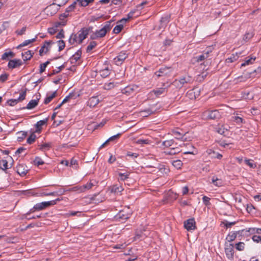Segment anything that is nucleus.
Masks as SVG:
<instances>
[{"mask_svg": "<svg viewBox=\"0 0 261 261\" xmlns=\"http://www.w3.org/2000/svg\"><path fill=\"white\" fill-rule=\"evenodd\" d=\"M95 21L98 23V17L91 16L89 19L88 27L82 29V30H86L87 36L89 33H92L93 34L91 36V38L92 39H95L98 37V29L96 24L95 23Z\"/></svg>", "mask_w": 261, "mask_h": 261, "instance_id": "nucleus-1", "label": "nucleus"}, {"mask_svg": "<svg viewBox=\"0 0 261 261\" xmlns=\"http://www.w3.org/2000/svg\"><path fill=\"white\" fill-rule=\"evenodd\" d=\"M86 30L81 29L76 33H72L69 38L68 42L71 45H76L82 42L87 37Z\"/></svg>", "mask_w": 261, "mask_h": 261, "instance_id": "nucleus-2", "label": "nucleus"}, {"mask_svg": "<svg viewBox=\"0 0 261 261\" xmlns=\"http://www.w3.org/2000/svg\"><path fill=\"white\" fill-rule=\"evenodd\" d=\"M193 81L194 79L191 76L186 75L180 77L178 80H175L172 84L178 88H181L185 84H192Z\"/></svg>", "mask_w": 261, "mask_h": 261, "instance_id": "nucleus-3", "label": "nucleus"}, {"mask_svg": "<svg viewBox=\"0 0 261 261\" xmlns=\"http://www.w3.org/2000/svg\"><path fill=\"white\" fill-rule=\"evenodd\" d=\"M62 200V198H58L51 201L38 203L34 205V208L36 209L37 211H41L49 206L56 205L58 202L61 201Z\"/></svg>", "mask_w": 261, "mask_h": 261, "instance_id": "nucleus-4", "label": "nucleus"}, {"mask_svg": "<svg viewBox=\"0 0 261 261\" xmlns=\"http://www.w3.org/2000/svg\"><path fill=\"white\" fill-rule=\"evenodd\" d=\"M128 54L126 50L119 52L117 56L113 59V63L117 66L121 65L124 61L128 58Z\"/></svg>", "mask_w": 261, "mask_h": 261, "instance_id": "nucleus-5", "label": "nucleus"}, {"mask_svg": "<svg viewBox=\"0 0 261 261\" xmlns=\"http://www.w3.org/2000/svg\"><path fill=\"white\" fill-rule=\"evenodd\" d=\"M203 116L208 119L216 120L220 118L221 114L218 110H207L203 113Z\"/></svg>", "mask_w": 261, "mask_h": 261, "instance_id": "nucleus-6", "label": "nucleus"}, {"mask_svg": "<svg viewBox=\"0 0 261 261\" xmlns=\"http://www.w3.org/2000/svg\"><path fill=\"white\" fill-rule=\"evenodd\" d=\"M27 95V89L23 91H22L19 95V96L17 99H8L6 103L10 106H14L17 105L19 102L25 99Z\"/></svg>", "mask_w": 261, "mask_h": 261, "instance_id": "nucleus-7", "label": "nucleus"}, {"mask_svg": "<svg viewBox=\"0 0 261 261\" xmlns=\"http://www.w3.org/2000/svg\"><path fill=\"white\" fill-rule=\"evenodd\" d=\"M234 246L232 244L225 243V253L227 258L232 260L234 258Z\"/></svg>", "mask_w": 261, "mask_h": 261, "instance_id": "nucleus-8", "label": "nucleus"}, {"mask_svg": "<svg viewBox=\"0 0 261 261\" xmlns=\"http://www.w3.org/2000/svg\"><path fill=\"white\" fill-rule=\"evenodd\" d=\"M102 62L103 63V66L100 68L99 70V73L102 78H105L110 75V69L109 66V63L107 61Z\"/></svg>", "mask_w": 261, "mask_h": 261, "instance_id": "nucleus-9", "label": "nucleus"}, {"mask_svg": "<svg viewBox=\"0 0 261 261\" xmlns=\"http://www.w3.org/2000/svg\"><path fill=\"white\" fill-rule=\"evenodd\" d=\"M170 16L169 15H166L164 17H162L160 20V24L158 26H156V29L158 30H164L167 27L168 22L170 21Z\"/></svg>", "mask_w": 261, "mask_h": 261, "instance_id": "nucleus-10", "label": "nucleus"}, {"mask_svg": "<svg viewBox=\"0 0 261 261\" xmlns=\"http://www.w3.org/2000/svg\"><path fill=\"white\" fill-rule=\"evenodd\" d=\"M111 23V21H107L103 27L99 30V37H104L108 32L110 31L112 28Z\"/></svg>", "mask_w": 261, "mask_h": 261, "instance_id": "nucleus-11", "label": "nucleus"}, {"mask_svg": "<svg viewBox=\"0 0 261 261\" xmlns=\"http://www.w3.org/2000/svg\"><path fill=\"white\" fill-rule=\"evenodd\" d=\"M184 227L188 231L194 230L196 228L194 218H190L184 222Z\"/></svg>", "mask_w": 261, "mask_h": 261, "instance_id": "nucleus-12", "label": "nucleus"}, {"mask_svg": "<svg viewBox=\"0 0 261 261\" xmlns=\"http://www.w3.org/2000/svg\"><path fill=\"white\" fill-rule=\"evenodd\" d=\"M172 72L171 67H165L161 68L158 71L155 72V75L158 77L167 75Z\"/></svg>", "mask_w": 261, "mask_h": 261, "instance_id": "nucleus-13", "label": "nucleus"}, {"mask_svg": "<svg viewBox=\"0 0 261 261\" xmlns=\"http://www.w3.org/2000/svg\"><path fill=\"white\" fill-rule=\"evenodd\" d=\"M23 64V62L20 59H15L9 61L8 67L10 69H14L20 67Z\"/></svg>", "mask_w": 261, "mask_h": 261, "instance_id": "nucleus-14", "label": "nucleus"}, {"mask_svg": "<svg viewBox=\"0 0 261 261\" xmlns=\"http://www.w3.org/2000/svg\"><path fill=\"white\" fill-rule=\"evenodd\" d=\"M17 173L21 176H25L28 172L27 167L24 164H19L16 167Z\"/></svg>", "mask_w": 261, "mask_h": 261, "instance_id": "nucleus-15", "label": "nucleus"}, {"mask_svg": "<svg viewBox=\"0 0 261 261\" xmlns=\"http://www.w3.org/2000/svg\"><path fill=\"white\" fill-rule=\"evenodd\" d=\"M244 231V230L236 231H231L228 233L227 236L226 238V240L228 242H231L233 241L237 238V236L238 234L241 235L242 233V232Z\"/></svg>", "mask_w": 261, "mask_h": 261, "instance_id": "nucleus-16", "label": "nucleus"}, {"mask_svg": "<svg viewBox=\"0 0 261 261\" xmlns=\"http://www.w3.org/2000/svg\"><path fill=\"white\" fill-rule=\"evenodd\" d=\"M130 214L126 213L124 211H120L116 216V220L123 221L128 219L130 217Z\"/></svg>", "mask_w": 261, "mask_h": 261, "instance_id": "nucleus-17", "label": "nucleus"}, {"mask_svg": "<svg viewBox=\"0 0 261 261\" xmlns=\"http://www.w3.org/2000/svg\"><path fill=\"white\" fill-rule=\"evenodd\" d=\"M175 141L173 139L167 140L164 141H160L158 142L157 144H161V148H168L171 147L174 143Z\"/></svg>", "mask_w": 261, "mask_h": 261, "instance_id": "nucleus-18", "label": "nucleus"}, {"mask_svg": "<svg viewBox=\"0 0 261 261\" xmlns=\"http://www.w3.org/2000/svg\"><path fill=\"white\" fill-rule=\"evenodd\" d=\"M82 55V50H78L74 55H73L69 59L71 64H76L77 61L80 59Z\"/></svg>", "mask_w": 261, "mask_h": 261, "instance_id": "nucleus-19", "label": "nucleus"}, {"mask_svg": "<svg viewBox=\"0 0 261 261\" xmlns=\"http://www.w3.org/2000/svg\"><path fill=\"white\" fill-rule=\"evenodd\" d=\"M124 190L122 186L119 184H116L111 187V192L116 194H120Z\"/></svg>", "mask_w": 261, "mask_h": 261, "instance_id": "nucleus-20", "label": "nucleus"}, {"mask_svg": "<svg viewBox=\"0 0 261 261\" xmlns=\"http://www.w3.org/2000/svg\"><path fill=\"white\" fill-rule=\"evenodd\" d=\"M53 43L52 41H45L44 45L41 47L39 50V55H42L43 53H46L49 50V46L50 44Z\"/></svg>", "mask_w": 261, "mask_h": 261, "instance_id": "nucleus-21", "label": "nucleus"}, {"mask_svg": "<svg viewBox=\"0 0 261 261\" xmlns=\"http://www.w3.org/2000/svg\"><path fill=\"white\" fill-rule=\"evenodd\" d=\"M206 153L211 156V158L221 159L222 155L218 152H215L212 149H208L206 150Z\"/></svg>", "mask_w": 261, "mask_h": 261, "instance_id": "nucleus-22", "label": "nucleus"}, {"mask_svg": "<svg viewBox=\"0 0 261 261\" xmlns=\"http://www.w3.org/2000/svg\"><path fill=\"white\" fill-rule=\"evenodd\" d=\"M97 105H98V97L97 96L91 97L87 102V105L90 108H94Z\"/></svg>", "mask_w": 261, "mask_h": 261, "instance_id": "nucleus-23", "label": "nucleus"}, {"mask_svg": "<svg viewBox=\"0 0 261 261\" xmlns=\"http://www.w3.org/2000/svg\"><path fill=\"white\" fill-rule=\"evenodd\" d=\"M39 149L43 152H45L49 150L52 147V143L51 142L45 143L42 144L38 145Z\"/></svg>", "mask_w": 261, "mask_h": 261, "instance_id": "nucleus-24", "label": "nucleus"}, {"mask_svg": "<svg viewBox=\"0 0 261 261\" xmlns=\"http://www.w3.org/2000/svg\"><path fill=\"white\" fill-rule=\"evenodd\" d=\"M39 99H32L30 100L27 106L24 108H23V109H27L28 110L33 109L35 108L38 104Z\"/></svg>", "mask_w": 261, "mask_h": 261, "instance_id": "nucleus-25", "label": "nucleus"}, {"mask_svg": "<svg viewBox=\"0 0 261 261\" xmlns=\"http://www.w3.org/2000/svg\"><path fill=\"white\" fill-rule=\"evenodd\" d=\"M48 121V118H46L45 119H44L43 120H40L38 122H37V123H36L35 124V126H36V132H40V130H41L42 129V126L45 124Z\"/></svg>", "mask_w": 261, "mask_h": 261, "instance_id": "nucleus-26", "label": "nucleus"}, {"mask_svg": "<svg viewBox=\"0 0 261 261\" xmlns=\"http://www.w3.org/2000/svg\"><path fill=\"white\" fill-rule=\"evenodd\" d=\"M167 91V88L165 87L164 88H160L156 89H154L152 91V92L154 93V94L156 97H160L161 95L164 94L165 92Z\"/></svg>", "mask_w": 261, "mask_h": 261, "instance_id": "nucleus-27", "label": "nucleus"}, {"mask_svg": "<svg viewBox=\"0 0 261 261\" xmlns=\"http://www.w3.org/2000/svg\"><path fill=\"white\" fill-rule=\"evenodd\" d=\"M65 191H62L61 190H59V191H55L52 192H44L41 193V196H58L59 195H62L64 194Z\"/></svg>", "mask_w": 261, "mask_h": 261, "instance_id": "nucleus-28", "label": "nucleus"}, {"mask_svg": "<svg viewBox=\"0 0 261 261\" xmlns=\"http://www.w3.org/2000/svg\"><path fill=\"white\" fill-rule=\"evenodd\" d=\"M34 55V53H32L31 50H28L24 53L21 54V56L23 59V63L25 62V61L28 60H30L31 58L33 57Z\"/></svg>", "mask_w": 261, "mask_h": 261, "instance_id": "nucleus-29", "label": "nucleus"}, {"mask_svg": "<svg viewBox=\"0 0 261 261\" xmlns=\"http://www.w3.org/2000/svg\"><path fill=\"white\" fill-rule=\"evenodd\" d=\"M37 38V36H35V38L32 39H29V40H25L24 41H23L22 43L20 44L19 45H18L16 48L17 49H19L23 46H25L28 45H29V44L30 43H33L34 42H35L36 41V39Z\"/></svg>", "mask_w": 261, "mask_h": 261, "instance_id": "nucleus-30", "label": "nucleus"}, {"mask_svg": "<svg viewBox=\"0 0 261 261\" xmlns=\"http://www.w3.org/2000/svg\"><path fill=\"white\" fill-rule=\"evenodd\" d=\"M255 59H256V57H255L251 56L250 58L247 57V58H245L244 62L241 64V67H243V66H245L246 65L252 64H253L254 63V62L255 61Z\"/></svg>", "mask_w": 261, "mask_h": 261, "instance_id": "nucleus-31", "label": "nucleus"}, {"mask_svg": "<svg viewBox=\"0 0 261 261\" xmlns=\"http://www.w3.org/2000/svg\"><path fill=\"white\" fill-rule=\"evenodd\" d=\"M56 7L55 4H53L48 7H46V10L47 12H50V14L51 15H53L54 14H56L57 12V10L58 9V7Z\"/></svg>", "mask_w": 261, "mask_h": 261, "instance_id": "nucleus-32", "label": "nucleus"}, {"mask_svg": "<svg viewBox=\"0 0 261 261\" xmlns=\"http://www.w3.org/2000/svg\"><path fill=\"white\" fill-rule=\"evenodd\" d=\"M184 132H184L182 129L178 130V129H173L172 130V134L175 136V139H176L177 140H180V138L182 137Z\"/></svg>", "mask_w": 261, "mask_h": 261, "instance_id": "nucleus-33", "label": "nucleus"}, {"mask_svg": "<svg viewBox=\"0 0 261 261\" xmlns=\"http://www.w3.org/2000/svg\"><path fill=\"white\" fill-rule=\"evenodd\" d=\"M79 95H76V94L73 92L70 93L68 95L66 96L65 98L61 102V105L67 102L70 99H75Z\"/></svg>", "mask_w": 261, "mask_h": 261, "instance_id": "nucleus-34", "label": "nucleus"}, {"mask_svg": "<svg viewBox=\"0 0 261 261\" xmlns=\"http://www.w3.org/2000/svg\"><path fill=\"white\" fill-rule=\"evenodd\" d=\"M27 132L21 131L17 133V140L18 142H21L27 137Z\"/></svg>", "mask_w": 261, "mask_h": 261, "instance_id": "nucleus-35", "label": "nucleus"}, {"mask_svg": "<svg viewBox=\"0 0 261 261\" xmlns=\"http://www.w3.org/2000/svg\"><path fill=\"white\" fill-rule=\"evenodd\" d=\"M212 182L216 186L221 187L223 185V181L221 179L218 178L216 176H214L212 179Z\"/></svg>", "mask_w": 261, "mask_h": 261, "instance_id": "nucleus-36", "label": "nucleus"}, {"mask_svg": "<svg viewBox=\"0 0 261 261\" xmlns=\"http://www.w3.org/2000/svg\"><path fill=\"white\" fill-rule=\"evenodd\" d=\"M56 96H57V91H54L50 95L48 96L47 94L46 97L44 99V103L45 105H47Z\"/></svg>", "mask_w": 261, "mask_h": 261, "instance_id": "nucleus-37", "label": "nucleus"}, {"mask_svg": "<svg viewBox=\"0 0 261 261\" xmlns=\"http://www.w3.org/2000/svg\"><path fill=\"white\" fill-rule=\"evenodd\" d=\"M239 55L238 53H236V55L232 54L229 58L225 60V62L227 63H231L237 61Z\"/></svg>", "mask_w": 261, "mask_h": 261, "instance_id": "nucleus-38", "label": "nucleus"}, {"mask_svg": "<svg viewBox=\"0 0 261 261\" xmlns=\"http://www.w3.org/2000/svg\"><path fill=\"white\" fill-rule=\"evenodd\" d=\"M208 51H207L205 54H203L202 55L195 57L194 58V59L197 62H201L208 57Z\"/></svg>", "mask_w": 261, "mask_h": 261, "instance_id": "nucleus-39", "label": "nucleus"}, {"mask_svg": "<svg viewBox=\"0 0 261 261\" xmlns=\"http://www.w3.org/2000/svg\"><path fill=\"white\" fill-rule=\"evenodd\" d=\"M0 166H1V169L5 171L9 168L8 167V162L6 160H0Z\"/></svg>", "mask_w": 261, "mask_h": 261, "instance_id": "nucleus-40", "label": "nucleus"}, {"mask_svg": "<svg viewBox=\"0 0 261 261\" xmlns=\"http://www.w3.org/2000/svg\"><path fill=\"white\" fill-rule=\"evenodd\" d=\"M180 152L179 149L177 147H172L170 151H165L164 153L167 155H173Z\"/></svg>", "mask_w": 261, "mask_h": 261, "instance_id": "nucleus-41", "label": "nucleus"}, {"mask_svg": "<svg viewBox=\"0 0 261 261\" xmlns=\"http://www.w3.org/2000/svg\"><path fill=\"white\" fill-rule=\"evenodd\" d=\"M65 67V64H63L61 66L58 67L57 69L53 70L51 73L48 74V76H51L54 74L59 73Z\"/></svg>", "mask_w": 261, "mask_h": 261, "instance_id": "nucleus-42", "label": "nucleus"}, {"mask_svg": "<svg viewBox=\"0 0 261 261\" xmlns=\"http://www.w3.org/2000/svg\"><path fill=\"white\" fill-rule=\"evenodd\" d=\"M36 139V136L35 134V133L33 132L31 133L30 136L28 137L27 139V143L29 144H32L34 142H35V140Z\"/></svg>", "mask_w": 261, "mask_h": 261, "instance_id": "nucleus-43", "label": "nucleus"}, {"mask_svg": "<svg viewBox=\"0 0 261 261\" xmlns=\"http://www.w3.org/2000/svg\"><path fill=\"white\" fill-rule=\"evenodd\" d=\"M172 165L177 169H180L182 166V163L180 160H175L172 163Z\"/></svg>", "mask_w": 261, "mask_h": 261, "instance_id": "nucleus-44", "label": "nucleus"}, {"mask_svg": "<svg viewBox=\"0 0 261 261\" xmlns=\"http://www.w3.org/2000/svg\"><path fill=\"white\" fill-rule=\"evenodd\" d=\"M145 236V234H144L143 232L142 231H136L135 236L134 237V240L137 241V240H139L144 238Z\"/></svg>", "mask_w": 261, "mask_h": 261, "instance_id": "nucleus-45", "label": "nucleus"}, {"mask_svg": "<svg viewBox=\"0 0 261 261\" xmlns=\"http://www.w3.org/2000/svg\"><path fill=\"white\" fill-rule=\"evenodd\" d=\"M14 56H15V54H14V53L11 51H10L9 52H5L4 54H3V55L2 56L1 58L2 60H6L8 57L13 58L14 57Z\"/></svg>", "mask_w": 261, "mask_h": 261, "instance_id": "nucleus-46", "label": "nucleus"}, {"mask_svg": "<svg viewBox=\"0 0 261 261\" xmlns=\"http://www.w3.org/2000/svg\"><path fill=\"white\" fill-rule=\"evenodd\" d=\"M134 91V89L130 86H127L123 90H122V92L123 94H125L127 95H130Z\"/></svg>", "mask_w": 261, "mask_h": 261, "instance_id": "nucleus-47", "label": "nucleus"}, {"mask_svg": "<svg viewBox=\"0 0 261 261\" xmlns=\"http://www.w3.org/2000/svg\"><path fill=\"white\" fill-rule=\"evenodd\" d=\"M94 0H77V3L81 6L85 7Z\"/></svg>", "mask_w": 261, "mask_h": 261, "instance_id": "nucleus-48", "label": "nucleus"}, {"mask_svg": "<svg viewBox=\"0 0 261 261\" xmlns=\"http://www.w3.org/2000/svg\"><path fill=\"white\" fill-rule=\"evenodd\" d=\"M129 175V174L128 172H125L123 173L121 172L118 173L119 179L123 181L128 178Z\"/></svg>", "mask_w": 261, "mask_h": 261, "instance_id": "nucleus-49", "label": "nucleus"}, {"mask_svg": "<svg viewBox=\"0 0 261 261\" xmlns=\"http://www.w3.org/2000/svg\"><path fill=\"white\" fill-rule=\"evenodd\" d=\"M34 165L39 166L44 164V161L39 156H36L34 161Z\"/></svg>", "mask_w": 261, "mask_h": 261, "instance_id": "nucleus-50", "label": "nucleus"}, {"mask_svg": "<svg viewBox=\"0 0 261 261\" xmlns=\"http://www.w3.org/2000/svg\"><path fill=\"white\" fill-rule=\"evenodd\" d=\"M123 28V24L117 25L113 29V33L115 34L119 33Z\"/></svg>", "mask_w": 261, "mask_h": 261, "instance_id": "nucleus-51", "label": "nucleus"}, {"mask_svg": "<svg viewBox=\"0 0 261 261\" xmlns=\"http://www.w3.org/2000/svg\"><path fill=\"white\" fill-rule=\"evenodd\" d=\"M222 224L224 225V226L226 228H230L233 225H235L236 224V222H229L226 220H225L223 222H222Z\"/></svg>", "mask_w": 261, "mask_h": 261, "instance_id": "nucleus-52", "label": "nucleus"}, {"mask_svg": "<svg viewBox=\"0 0 261 261\" xmlns=\"http://www.w3.org/2000/svg\"><path fill=\"white\" fill-rule=\"evenodd\" d=\"M155 112V110H154L153 109V108L151 107L150 108H149V109H147L144 111H143L142 112V113H145V114H144V116H147V115H151L152 114H153Z\"/></svg>", "mask_w": 261, "mask_h": 261, "instance_id": "nucleus-53", "label": "nucleus"}, {"mask_svg": "<svg viewBox=\"0 0 261 261\" xmlns=\"http://www.w3.org/2000/svg\"><path fill=\"white\" fill-rule=\"evenodd\" d=\"M49 63L50 62L49 61H47L45 63L40 64L39 71L40 73L43 72L45 70L46 66L49 64Z\"/></svg>", "mask_w": 261, "mask_h": 261, "instance_id": "nucleus-54", "label": "nucleus"}, {"mask_svg": "<svg viewBox=\"0 0 261 261\" xmlns=\"http://www.w3.org/2000/svg\"><path fill=\"white\" fill-rule=\"evenodd\" d=\"M245 248V244L244 242H239L236 244V248L239 251L244 250Z\"/></svg>", "mask_w": 261, "mask_h": 261, "instance_id": "nucleus-55", "label": "nucleus"}, {"mask_svg": "<svg viewBox=\"0 0 261 261\" xmlns=\"http://www.w3.org/2000/svg\"><path fill=\"white\" fill-rule=\"evenodd\" d=\"M231 120L238 124L243 123L244 121L243 118L239 116H233Z\"/></svg>", "mask_w": 261, "mask_h": 261, "instance_id": "nucleus-56", "label": "nucleus"}, {"mask_svg": "<svg viewBox=\"0 0 261 261\" xmlns=\"http://www.w3.org/2000/svg\"><path fill=\"white\" fill-rule=\"evenodd\" d=\"M188 132H184L182 136L180 138V140L184 142L189 141L191 140V137L188 136Z\"/></svg>", "mask_w": 261, "mask_h": 261, "instance_id": "nucleus-57", "label": "nucleus"}, {"mask_svg": "<svg viewBox=\"0 0 261 261\" xmlns=\"http://www.w3.org/2000/svg\"><path fill=\"white\" fill-rule=\"evenodd\" d=\"M19 239L16 237L7 238L6 241L8 243H16L18 242Z\"/></svg>", "mask_w": 261, "mask_h": 261, "instance_id": "nucleus-58", "label": "nucleus"}, {"mask_svg": "<svg viewBox=\"0 0 261 261\" xmlns=\"http://www.w3.org/2000/svg\"><path fill=\"white\" fill-rule=\"evenodd\" d=\"M97 45L95 41H92L87 47V52L90 51L93 48H94Z\"/></svg>", "mask_w": 261, "mask_h": 261, "instance_id": "nucleus-59", "label": "nucleus"}, {"mask_svg": "<svg viewBox=\"0 0 261 261\" xmlns=\"http://www.w3.org/2000/svg\"><path fill=\"white\" fill-rule=\"evenodd\" d=\"M57 43L59 46V51H60L62 50L65 46V43L64 41L62 40H60L58 41Z\"/></svg>", "mask_w": 261, "mask_h": 261, "instance_id": "nucleus-60", "label": "nucleus"}, {"mask_svg": "<svg viewBox=\"0 0 261 261\" xmlns=\"http://www.w3.org/2000/svg\"><path fill=\"white\" fill-rule=\"evenodd\" d=\"M114 83L112 82H110L109 83L105 84L103 86V88L106 90H110L114 87Z\"/></svg>", "mask_w": 261, "mask_h": 261, "instance_id": "nucleus-61", "label": "nucleus"}, {"mask_svg": "<svg viewBox=\"0 0 261 261\" xmlns=\"http://www.w3.org/2000/svg\"><path fill=\"white\" fill-rule=\"evenodd\" d=\"M207 73L206 72H202L201 74L198 75L197 80L199 82L202 81L207 76Z\"/></svg>", "mask_w": 261, "mask_h": 261, "instance_id": "nucleus-62", "label": "nucleus"}, {"mask_svg": "<svg viewBox=\"0 0 261 261\" xmlns=\"http://www.w3.org/2000/svg\"><path fill=\"white\" fill-rule=\"evenodd\" d=\"M77 2H74L72 4L68 6L66 8V12H69L72 11L75 8V6L77 4Z\"/></svg>", "mask_w": 261, "mask_h": 261, "instance_id": "nucleus-63", "label": "nucleus"}, {"mask_svg": "<svg viewBox=\"0 0 261 261\" xmlns=\"http://www.w3.org/2000/svg\"><path fill=\"white\" fill-rule=\"evenodd\" d=\"M71 190L73 191H77L78 192H84V188L83 186H75L71 188Z\"/></svg>", "mask_w": 261, "mask_h": 261, "instance_id": "nucleus-64", "label": "nucleus"}]
</instances>
